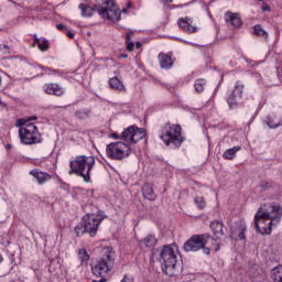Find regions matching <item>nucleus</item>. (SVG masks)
<instances>
[{
    "instance_id": "obj_1",
    "label": "nucleus",
    "mask_w": 282,
    "mask_h": 282,
    "mask_svg": "<svg viewBox=\"0 0 282 282\" xmlns=\"http://www.w3.org/2000/svg\"><path fill=\"white\" fill-rule=\"evenodd\" d=\"M282 208L274 204H264L254 215V227L260 235H272V228L281 224Z\"/></svg>"
},
{
    "instance_id": "obj_2",
    "label": "nucleus",
    "mask_w": 282,
    "mask_h": 282,
    "mask_svg": "<svg viewBox=\"0 0 282 282\" xmlns=\"http://www.w3.org/2000/svg\"><path fill=\"white\" fill-rule=\"evenodd\" d=\"M184 250L185 252H198V250H203V253L208 256L212 250L218 252L219 240L208 234L194 235L184 243Z\"/></svg>"
},
{
    "instance_id": "obj_3",
    "label": "nucleus",
    "mask_w": 282,
    "mask_h": 282,
    "mask_svg": "<svg viewBox=\"0 0 282 282\" xmlns=\"http://www.w3.org/2000/svg\"><path fill=\"white\" fill-rule=\"evenodd\" d=\"M116 265V251L111 247H104L101 249V257L91 264V272L95 276H99L98 282H107V274L113 270Z\"/></svg>"
},
{
    "instance_id": "obj_4",
    "label": "nucleus",
    "mask_w": 282,
    "mask_h": 282,
    "mask_svg": "<svg viewBox=\"0 0 282 282\" xmlns=\"http://www.w3.org/2000/svg\"><path fill=\"white\" fill-rule=\"evenodd\" d=\"M96 164L94 156L78 155L75 160L70 161L69 175H77L83 177L84 182H91V171Z\"/></svg>"
},
{
    "instance_id": "obj_5",
    "label": "nucleus",
    "mask_w": 282,
    "mask_h": 282,
    "mask_svg": "<svg viewBox=\"0 0 282 282\" xmlns=\"http://www.w3.org/2000/svg\"><path fill=\"white\" fill-rule=\"evenodd\" d=\"M160 139L165 147H172V149H180L183 142L186 140L182 135V126L166 122L162 129Z\"/></svg>"
},
{
    "instance_id": "obj_6",
    "label": "nucleus",
    "mask_w": 282,
    "mask_h": 282,
    "mask_svg": "<svg viewBox=\"0 0 282 282\" xmlns=\"http://www.w3.org/2000/svg\"><path fill=\"white\" fill-rule=\"evenodd\" d=\"M161 268L166 276H177V249L173 246H164L160 253Z\"/></svg>"
},
{
    "instance_id": "obj_7",
    "label": "nucleus",
    "mask_w": 282,
    "mask_h": 282,
    "mask_svg": "<svg viewBox=\"0 0 282 282\" xmlns=\"http://www.w3.org/2000/svg\"><path fill=\"white\" fill-rule=\"evenodd\" d=\"M15 127H19V138L22 144H39L41 142V133L34 123H28L25 119H18Z\"/></svg>"
},
{
    "instance_id": "obj_8",
    "label": "nucleus",
    "mask_w": 282,
    "mask_h": 282,
    "mask_svg": "<svg viewBox=\"0 0 282 282\" xmlns=\"http://www.w3.org/2000/svg\"><path fill=\"white\" fill-rule=\"evenodd\" d=\"M131 153V147L122 141L111 142L106 147V155L110 160L121 161L129 158Z\"/></svg>"
},
{
    "instance_id": "obj_9",
    "label": "nucleus",
    "mask_w": 282,
    "mask_h": 282,
    "mask_svg": "<svg viewBox=\"0 0 282 282\" xmlns=\"http://www.w3.org/2000/svg\"><path fill=\"white\" fill-rule=\"evenodd\" d=\"M147 138V130L144 128H138L137 126H130L121 133V140L128 144H135Z\"/></svg>"
},
{
    "instance_id": "obj_10",
    "label": "nucleus",
    "mask_w": 282,
    "mask_h": 282,
    "mask_svg": "<svg viewBox=\"0 0 282 282\" xmlns=\"http://www.w3.org/2000/svg\"><path fill=\"white\" fill-rule=\"evenodd\" d=\"M104 7H98L97 11L101 19H108V21H119L120 20V9L116 6L113 0H105Z\"/></svg>"
},
{
    "instance_id": "obj_11",
    "label": "nucleus",
    "mask_w": 282,
    "mask_h": 282,
    "mask_svg": "<svg viewBox=\"0 0 282 282\" xmlns=\"http://www.w3.org/2000/svg\"><path fill=\"white\" fill-rule=\"evenodd\" d=\"M243 84H240L239 82L236 83L232 93L227 99L230 109H237V106L243 102Z\"/></svg>"
},
{
    "instance_id": "obj_12",
    "label": "nucleus",
    "mask_w": 282,
    "mask_h": 282,
    "mask_svg": "<svg viewBox=\"0 0 282 282\" xmlns=\"http://www.w3.org/2000/svg\"><path fill=\"white\" fill-rule=\"evenodd\" d=\"M83 224L86 229V232L90 237H96V235L98 232V226H100V224H102V218H98V217H96V215L90 214V215H87L86 217H84Z\"/></svg>"
},
{
    "instance_id": "obj_13",
    "label": "nucleus",
    "mask_w": 282,
    "mask_h": 282,
    "mask_svg": "<svg viewBox=\"0 0 282 282\" xmlns=\"http://www.w3.org/2000/svg\"><path fill=\"white\" fill-rule=\"evenodd\" d=\"M178 28L186 32V34H197L199 32V28L197 25H193V18H180L178 19Z\"/></svg>"
},
{
    "instance_id": "obj_14",
    "label": "nucleus",
    "mask_w": 282,
    "mask_h": 282,
    "mask_svg": "<svg viewBox=\"0 0 282 282\" xmlns=\"http://www.w3.org/2000/svg\"><path fill=\"white\" fill-rule=\"evenodd\" d=\"M43 90L48 96H57L61 97L65 94V88L56 83H48L43 86Z\"/></svg>"
},
{
    "instance_id": "obj_15",
    "label": "nucleus",
    "mask_w": 282,
    "mask_h": 282,
    "mask_svg": "<svg viewBox=\"0 0 282 282\" xmlns=\"http://www.w3.org/2000/svg\"><path fill=\"white\" fill-rule=\"evenodd\" d=\"M29 175L34 177L36 180L37 184L40 186H43V184H47L50 180H52V175L47 174L46 172L41 171L40 169H34L29 172Z\"/></svg>"
},
{
    "instance_id": "obj_16",
    "label": "nucleus",
    "mask_w": 282,
    "mask_h": 282,
    "mask_svg": "<svg viewBox=\"0 0 282 282\" xmlns=\"http://www.w3.org/2000/svg\"><path fill=\"white\" fill-rule=\"evenodd\" d=\"M225 21L227 25H231L232 28H241V25H243L241 15H239V13H232L230 11H227L225 13Z\"/></svg>"
},
{
    "instance_id": "obj_17",
    "label": "nucleus",
    "mask_w": 282,
    "mask_h": 282,
    "mask_svg": "<svg viewBox=\"0 0 282 282\" xmlns=\"http://www.w3.org/2000/svg\"><path fill=\"white\" fill-rule=\"evenodd\" d=\"M159 65L162 69H171L173 67V58L171 55L160 53L158 56Z\"/></svg>"
},
{
    "instance_id": "obj_18",
    "label": "nucleus",
    "mask_w": 282,
    "mask_h": 282,
    "mask_svg": "<svg viewBox=\"0 0 282 282\" xmlns=\"http://www.w3.org/2000/svg\"><path fill=\"white\" fill-rule=\"evenodd\" d=\"M142 195L145 199H149V202H155L156 199V195L155 193L153 192V185L149 184V183H145L143 186H142Z\"/></svg>"
},
{
    "instance_id": "obj_19",
    "label": "nucleus",
    "mask_w": 282,
    "mask_h": 282,
    "mask_svg": "<svg viewBox=\"0 0 282 282\" xmlns=\"http://www.w3.org/2000/svg\"><path fill=\"white\" fill-rule=\"evenodd\" d=\"M109 85H110L111 89H116L117 91H120L121 94H127V87H124V84L118 77H111L109 79Z\"/></svg>"
},
{
    "instance_id": "obj_20",
    "label": "nucleus",
    "mask_w": 282,
    "mask_h": 282,
    "mask_svg": "<svg viewBox=\"0 0 282 282\" xmlns=\"http://www.w3.org/2000/svg\"><path fill=\"white\" fill-rule=\"evenodd\" d=\"M155 246H158V239L153 235H149L141 240V247L147 248V250H153Z\"/></svg>"
},
{
    "instance_id": "obj_21",
    "label": "nucleus",
    "mask_w": 282,
    "mask_h": 282,
    "mask_svg": "<svg viewBox=\"0 0 282 282\" xmlns=\"http://www.w3.org/2000/svg\"><path fill=\"white\" fill-rule=\"evenodd\" d=\"M79 10H80V14L84 18H90L94 17L95 12H96V6L91 7L87 3H80L78 6Z\"/></svg>"
},
{
    "instance_id": "obj_22",
    "label": "nucleus",
    "mask_w": 282,
    "mask_h": 282,
    "mask_svg": "<svg viewBox=\"0 0 282 282\" xmlns=\"http://www.w3.org/2000/svg\"><path fill=\"white\" fill-rule=\"evenodd\" d=\"M210 229L214 232L216 237H223L224 236V223L219 220H214L210 223Z\"/></svg>"
},
{
    "instance_id": "obj_23",
    "label": "nucleus",
    "mask_w": 282,
    "mask_h": 282,
    "mask_svg": "<svg viewBox=\"0 0 282 282\" xmlns=\"http://www.w3.org/2000/svg\"><path fill=\"white\" fill-rule=\"evenodd\" d=\"M265 122H267L269 129H279V127H282V119L276 116L267 117Z\"/></svg>"
},
{
    "instance_id": "obj_24",
    "label": "nucleus",
    "mask_w": 282,
    "mask_h": 282,
    "mask_svg": "<svg viewBox=\"0 0 282 282\" xmlns=\"http://www.w3.org/2000/svg\"><path fill=\"white\" fill-rule=\"evenodd\" d=\"M237 151H241V147L236 145L234 148L228 149L227 151L224 152L223 158H225V160H235Z\"/></svg>"
},
{
    "instance_id": "obj_25",
    "label": "nucleus",
    "mask_w": 282,
    "mask_h": 282,
    "mask_svg": "<svg viewBox=\"0 0 282 282\" xmlns=\"http://www.w3.org/2000/svg\"><path fill=\"white\" fill-rule=\"evenodd\" d=\"M271 279L274 282H282V265H278L272 269Z\"/></svg>"
},
{
    "instance_id": "obj_26",
    "label": "nucleus",
    "mask_w": 282,
    "mask_h": 282,
    "mask_svg": "<svg viewBox=\"0 0 282 282\" xmlns=\"http://www.w3.org/2000/svg\"><path fill=\"white\" fill-rule=\"evenodd\" d=\"M253 30H254V34L257 36H261L262 39H264L265 41H268V31H265V29H263V26H261V24H256L253 26Z\"/></svg>"
},
{
    "instance_id": "obj_27",
    "label": "nucleus",
    "mask_w": 282,
    "mask_h": 282,
    "mask_svg": "<svg viewBox=\"0 0 282 282\" xmlns=\"http://www.w3.org/2000/svg\"><path fill=\"white\" fill-rule=\"evenodd\" d=\"M89 116H91V111L88 109H79L75 112V118H77V120H87Z\"/></svg>"
},
{
    "instance_id": "obj_28",
    "label": "nucleus",
    "mask_w": 282,
    "mask_h": 282,
    "mask_svg": "<svg viewBox=\"0 0 282 282\" xmlns=\"http://www.w3.org/2000/svg\"><path fill=\"white\" fill-rule=\"evenodd\" d=\"M194 87L197 94H202V91L206 89V79L204 78L196 79Z\"/></svg>"
},
{
    "instance_id": "obj_29",
    "label": "nucleus",
    "mask_w": 282,
    "mask_h": 282,
    "mask_svg": "<svg viewBox=\"0 0 282 282\" xmlns=\"http://www.w3.org/2000/svg\"><path fill=\"white\" fill-rule=\"evenodd\" d=\"M78 258L80 259L82 263H87V261H89V253H87V250L85 249H79Z\"/></svg>"
},
{
    "instance_id": "obj_30",
    "label": "nucleus",
    "mask_w": 282,
    "mask_h": 282,
    "mask_svg": "<svg viewBox=\"0 0 282 282\" xmlns=\"http://www.w3.org/2000/svg\"><path fill=\"white\" fill-rule=\"evenodd\" d=\"M197 208H200V210H204L206 208V200H204L203 196H198L194 199Z\"/></svg>"
},
{
    "instance_id": "obj_31",
    "label": "nucleus",
    "mask_w": 282,
    "mask_h": 282,
    "mask_svg": "<svg viewBox=\"0 0 282 282\" xmlns=\"http://www.w3.org/2000/svg\"><path fill=\"white\" fill-rule=\"evenodd\" d=\"M84 232H87V229L85 228L84 223L75 227V234L77 235V237H83Z\"/></svg>"
},
{
    "instance_id": "obj_32",
    "label": "nucleus",
    "mask_w": 282,
    "mask_h": 282,
    "mask_svg": "<svg viewBox=\"0 0 282 282\" xmlns=\"http://www.w3.org/2000/svg\"><path fill=\"white\" fill-rule=\"evenodd\" d=\"M260 188L263 191H270L272 188V181L263 180L260 182Z\"/></svg>"
},
{
    "instance_id": "obj_33",
    "label": "nucleus",
    "mask_w": 282,
    "mask_h": 282,
    "mask_svg": "<svg viewBox=\"0 0 282 282\" xmlns=\"http://www.w3.org/2000/svg\"><path fill=\"white\" fill-rule=\"evenodd\" d=\"M37 47L39 50H41V52H47L50 47V41L43 40L41 43L37 44Z\"/></svg>"
},
{
    "instance_id": "obj_34",
    "label": "nucleus",
    "mask_w": 282,
    "mask_h": 282,
    "mask_svg": "<svg viewBox=\"0 0 282 282\" xmlns=\"http://www.w3.org/2000/svg\"><path fill=\"white\" fill-rule=\"evenodd\" d=\"M0 52L2 54H10V46H8L6 44H0Z\"/></svg>"
},
{
    "instance_id": "obj_35",
    "label": "nucleus",
    "mask_w": 282,
    "mask_h": 282,
    "mask_svg": "<svg viewBox=\"0 0 282 282\" xmlns=\"http://www.w3.org/2000/svg\"><path fill=\"white\" fill-rule=\"evenodd\" d=\"M239 239H246V226L240 227Z\"/></svg>"
},
{
    "instance_id": "obj_36",
    "label": "nucleus",
    "mask_w": 282,
    "mask_h": 282,
    "mask_svg": "<svg viewBox=\"0 0 282 282\" xmlns=\"http://www.w3.org/2000/svg\"><path fill=\"white\" fill-rule=\"evenodd\" d=\"M121 282H133V276L129 274H124Z\"/></svg>"
},
{
    "instance_id": "obj_37",
    "label": "nucleus",
    "mask_w": 282,
    "mask_h": 282,
    "mask_svg": "<svg viewBox=\"0 0 282 282\" xmlns=\"http://www.w3.org/2000/svg\"><path fill=\"white\" fill-rule=\"evenodd\" d=\"M127 43V51L133 52V47H135V44L133 42H126Z\"/></svg>"
},
{
    "instance_id": "obj_38",
    "label": "nucleus",
    "mask_w": 282,
    "mask_h": 282,
    "mask_svg": "<svg viewBox=\"0 0 282 282\" xmlns=\"http://www.w3.org/2000/svg\"><path fill=\"white\" fill-rule=\"evenodd\" d=\"M26 120V124H32L31 122L37 120L36 116L29 117Z\"/></svg>"
},
{
    "instance_id": "obj_39",
    "label": "nucleus",
    "mask_w": 282,
    "mask_h": 282,
    "mask_svg": "<svg viewBox=\"0 0 282 282\" xmlns=\"http://www.w3.org/2000/svg\"><path fill=\"white\" fill-rule=\"evenodd\" d=\"M270 10H271L270 6H268V4L262 6V11L263 12H270Z\"/></svg>"
},
{
    "instance_id": "obj_40",
    "label": "nucleus",
    "mask_w": 282,
    "mask_h": 282,
    "mask_svg": "<svg viewBox=\"0 0 282 282\" xmlns=\"http://www.w3.org/2000/svg\"><path fill=\"white\" fill-rule=\"evenodd\" d=\"M57 30H66L67 26H65V24H57L56 25Z\"/></svg>"
},
{
    "instance_id": "obj_41",
    "label": "nucleus",
    "mask_w": 282,
    "mask_h": 282,
    "mask_svg": "<svg viewBox=\"0 0 282 282\" xmlns=\"http://www.w3.org/2000/svg\"><path fill=\"white\" fill-rule=\"evenodd\" d=\"M131 34H133V33H128L127 34V36H126V43H129V42H131Z\"/></svg>"
},
{
    "instance_id": "obj_42",
    "label": "nucleus",
    "mask_w": 282,
    "mask_h": 282,
    "mask_svg": "<svg viewBox=\"0 0 282 282\" xmlns=\"http://www.w3.org/2000/svg\"><path fill=\"white\" fill-rule=\"evenodd\" d=\"M67 36H68V39H74V32L67 31Z\"/></svg>"
},
{
    "instance_id": "obj_43",
    "label": "nucleus",
    "mask_w": 282,
    "mask_h": 282,
    "mask_svg": "<svg viewBox=\"0 0 282 282\" xmlns=\"http://www.w3.org/2000/svg\"><path fill=\"white\" fill-rule=\"evenodd\" d=\"M135 47H137V50H141V48H142V43L137 42V43H135Z\"/></svg>"
},
{
    "instance_id": "obj_44",
    "label": "nucleus",
    "mask_w": 282,
    "mask_h": 282,
    "mask_svg": "<svg viewBox=\"0 0 282 282\" xmlns=\"http://www.w3.org/2000/svg\"><path fill=\"white\" fill-rule=\"evenodd\" d=\"M119 58H128V55L122 53V54L119 55Z\"/></svg>"
},
{
    "instance_id": "obj_45",
    "label": "nucleus",
    "mask_w": 282,
    "mask_h": 282,
    "mask_svg": "<svg viewBox=\"0 0 282 282\" xmlns=\"http://www.w3.org/2000/svg\"><path fill=\"white\" fill-rule=\"evenodd\" d=\"M115 140H118V134H116V133H113L112 135H111Z\"/></svg>"
},
{
    "instance_id": "obj_46",
    "label": "nucleus",
    "mask_w": 282,
    "mask_h": 282,
    "mask_svg": "<svg viewBox=\"0 0 282 282\" xmlns=\"http://www.w3.org/2000/svg\"><path fill=\"white\" fill-rule=\"evenodd\" d=\"M35 43H37V45H39V43H41V39L35 37Z\"/></svg>"
},
{
    "instance_id": "obj_47",
    "label": "nucleus",
    "mask_w": 282,
    "mask_h": 282,
    "mask_svg": "<svg viewBox=\"0 0 282 282\" xmlns=\"http://www.w3.org/2000/svg\"><path fill=\"white\" fill-rule=\"evenodd\" d=\"M0 263H3V256L0 253Z\"/></svg>"
},
{
    "instance_id": "obj_48",
    "label": "nucleus",
    "mask_w": 282,
    "mask_h": 282,
    "mask_svg": "<svg viewBox=\"0 0 282 282\" xmlns=\"http://www.w3.org/2000/svg\"><path fill=\"white\" fill-rule=\"evenodd\" d=\"M166 3H173V0H165Z\"/></svg>"
},
{
    "instance_id": "obj_49",
    "label": "nucleus",
    "mask_w": 282,
    "mask_h": 282,
    "mask_svg": "<svg viewBox=\"0 0 282 282\" xmlns=\"http://www.w3.org/2000/svg\"><path fill=\"white\" fill-rule=\"evenodd\" d=\"M130 7H131V2H128V3H127V8H130Z\"/></svg>"
},
{
    "instance_id": "obj_50",
    "label": "nucleus",
    "mask_w": 282,
    "mask_h": 282,
    "mask_svg": "<svg viewBox=\"0 0 282 282\" xmlns=\"http://www.w3.org/2000/svg\"><path fill=\"white\" fill-rule=\"evenodd\" d=\"M122 12H123L124 14H127V9H122Z\"/></svg>"
},
{
    "instance_id": "obj_51",
    "label": "nucleus",
    "mask_w": 282,
    "mask_h": 282,
    "mask_svg": "<svg viewBox=\"0 0 282 282\" xmlns=\"http://www.w3.org/2000/svg\"><path fill=\"white\" fill-rule=\"evenodd\" d=\"M0 87H1V76H0Z\"/></svg>"
},
{
    "instance_id": "obj_52",
    "label": "nucleus",
    "mask_w": 282,
    "mask_h": 282,
    "mask_svg": "<svg viewBox=\"0 0 282 282\" xmlns=\"http://www.w3.org/2000/svg\"><path fill=\"white\" fill-rule=\"evenodd\" d=\"M93 282H98V281L94 280Z\"/></svg>"
},
{
    "instance_id": "obj_53",
    "label": "nucleus",
    "mask_w": 282,
    "mask_h": 282,
    "mask_svg": "<svg viewBox=\"0 0 282 282\" xmlns=\"http://www.w3.org/2000/svg\"><path fill=\"white\" fill-rule=\"evenodd\" d=\"M258 1H263V0H258Z\"/></svg>"
}]
</instances>
